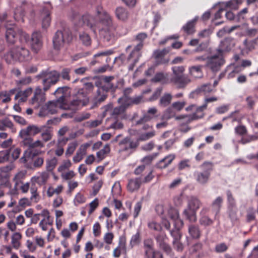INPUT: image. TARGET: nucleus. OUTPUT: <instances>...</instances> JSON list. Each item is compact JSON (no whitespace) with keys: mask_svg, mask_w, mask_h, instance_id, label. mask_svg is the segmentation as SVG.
Wrapping results in <instances>:
<instances>
[{"mask_svg":"<svg viewBox=\"0 0 258 258\" xmlns=\"http://www.w3.org/2000/svg\"><path fill=\"white\" fill-rule=\"evenodd\" d=\"M97 16L95 17L86 14L81 17L76 16L74 21L79 19L78 25H85L89 27L94 33L98 28V25L100 23L103 27L101 31V35L107 41H114L118 37L124 35L127 30L121 25H117L112 22L110 16L102 7L97 8Z\"/></svg>","mask_w":258,"mask_h":258,"instance_id":"1","label":"nucleus"},{"mask_svg":"<svg viewBox=\"0 0 258 258\" xmlns=\"http://www.w3.org/2000/svg\"><path fill=\"white\" fill-rule=\"evenodd\" d=\"M69 89V87L67 86L58 88L54 93L57 99L55 101H49L43 106L39 112V116H45L55 114L57 112V107L64 110L69 108L66 99Z\"/></svg>","mask_w":258,"mask_h":258,"instance_id":"2","label":"nucleus"},{"mask_svg":"<svg viewBox=\"0 0 258 258\" xmlns=\"http://www.w3.org/2000/svg\"><path fill=\"white\" fill-rule=\"evenodd\" d=\"M2 58L8 64H15L17 62L29 61L32 58V55L28 49L17 46L10 48L2 56Z\"/></svg>","mask_w":258,"mask_h":258,"instance_id":"3","label":"nucleus"},{"mask_svg":"<svg viewBox=\"0 0 258 258\" xmlns=\"http://www.w3.org/2000/svg\"><path fill=\"white\" fill-rule=\"evenodd\" d=\"M93 89L94 86L92 83H85L83 87L80 89L73 96L70 104L67 103V105L69 106V108L67 110H77L83 106H86L89 100L88 94Z\"/></svg>","mask_w":258,"mask_h":258,"instance_id":"4","label":"nucleus"},{"mask_svg":"<svg viewBox=\"0 0 258 258\" xmlns=\"http://www.w3.org/2000/svg\"><path fill=\"white\" fill-rule=\"evenodd\" d=\"M114 79V76H104L100 83H96L97 88L94 94V99L97 103L104 101L108 96V92L110 91L113 93L115 92L118 86L112 83V81Z\"/></svg>","mask_w":258,"mask_h":258,"instance_id":"5","label":"nucleus"},{"mask_svg":"<svg viewBox=\"0 0 258 258\" xmlns=\"http://www.w3.org/2000/svg\"><path fill=\"white\" fill-rule=\"evenodd\" d=\"M214 166V163L211 161H206L201 164L199 166L201 170H195L193 173L194 179L197 183L202 185L207 184L210 179Z\"/></svg>","mask_w":258,"mask_h":258,"instance_id":"6","label":"nucleus"},{"mask_svg":"<svg viewBox=\"0 0 258 258\" xmlns=\"http://www.w3.org/2000/svg\"><path fill=\"white\" fill-rule=\"evenodd\" d=\"M36 78L38 80H42V84L43 86V90L44 92H46L52 86L54 85L58 82L60 73L56 71L43 70L37 75Z\"/></svg>","mask_w":258,"mask_h":258,"instance_id":"7","label":"nucleus"},{"mask_svg":"<svg viewBox=\"0 0 258 258\" xmlns=\"http://www.w3.org/2000/svg\"><path fill=\"white\" fill-rule=\"evenodd\" d=\"M73 39L71 32L69 30H58L54 34L52 42L55 50H60L66 44H69Z\"/></svg>","mask_w":258,"mask_h":258,"instance_id":"8","label":"nucleus"},{"mask_svg":"<svg viewBox=\"0 0 258 258\" xmlns=\"http://www.w3.org/2000/svg\"><path fill=\"white\" fill-rule=\"evenodd\" d=\"M120 153L125 152L127 155H130L135 152L139 145L137 140L134 141L130 137H125L119 142Z\"/></svg>","mask_w":258,"mask_h":258,"instance_id":"9","label":"nucleus"},{"mask_svg":"<svg viewBox=\"0 0 258 258\" xmlns=\"http://www.w3.org/2000/svg\"><path fill=\"white\" fill-rule=\"evenodd\" d=\"M45 92L40 86L34 90L33 95L29 100V104L35 109L40 107L45 101Z\"/></svg>","mask_w":258,"mask_h":258,"instance_id":"10","label":"nucleus"},{"mask_svg":"<svg viewBox=\"0 0 258 258\" xmlns=\"http://www.w3.org/2000/svg\"><path fill=\"white\" fill-rule=\"evenodd\" d=\"M224 63V60L223 58V55L218 52V54L209 56L205 67L209 68L213 72H217Z\"/></svg>","mask_w":258,"mask_h":258,"instance_id":"11","label":"nucleus"},{"mask_svg":"<svg viewBox=\"0 0 258 258\" xmlns=\"http://www.w3.org/2000/svg\"><path fill=\"white\" fill-rule=\"evenodd\" d=\"M206 109V105L203 104L196 108V111L190 115H178L175 116L176 120L183 119L187 124L193 120L199 119L204 117V110Z\"/></svg>","mask_w":258,"mask_h":258,"instance_id":"12","label":"nucleus"},{"mask_svg":"<svg viewBox=\"0 0 258 258\" xmlns=\"http://www.w3.org/2000/svg\"><path fill=\"white\" fill-rule=\"evenodd\" d=\"M19 136L22 139V145L28 148L30 150L37 148H41L44 147V144L43 142L40 140H37L34 142L33 138L31 136L29 135L23 136L21 134V131H20Z\"/></svg>","mask_w":258,"mask_h":258,"instance_id":"13","label":"nucleus"},{"mask_svg":"<svg viewBox=\"0 0 258 258\" xmlns=\"http://www.w3.org/2000/svg\"><path fill=\"white\" fill-rule=\"evenodd\" d=\"M169 52V49L164 48L162 50L157 49L154 51L153 57L155 59V64L158 66L168 63L169 58L166 55Z\"/></svg>","mask_w":258,"mask_h":258,"instance_id":"14","label":"nucleus"},{"mask_svg":"<svg viewBox=\"0 0 258 258\" xmlns=\"http://www.w3.org/2000/svg\"><path fill=\"white\" fill-rule=\"evenodd\" d=\"M30 45L32 50L38 53L42 47V37L40 31L34 32L31 38Z\"/></svg>","mask_w":258,"mask_h":258,"instance_id":"15","label":"nucleus"},{"mask_svg":"<svg viewBox=\"0 0 258 258\" xmlns=\"http://www.w3.org/2000/svg\"><path fill=\"white\" fill-rule=\"evenodd\" d=\"M39 214L44 218L40 221L39 226L43 231H46L48 229L47 225L51 226L53 224V220L50 218L49 212L47 209H43Z\"/></svg>","mask_w":258,"mask_h":258,"instance_id":"16","label":"nucleus"},{"mask_svg":"<svg viewBox=\"0 0 258 258\" xmlns=\"http://www.w3.org/2000/svg\"><path fill=\"white\" fill-rule=\"evenodd\" d=\"M45 128V126H38L36 125H29L25 128L22 129L20 131H21V134L23 136L26 135L34 136L41 133Z\"/></svg>","mask_w":258,"mask_h":258,"instance_id":"17","label":"nucleus"},{"mask_svg":"<svg viewBox=\"0 0 258 258\" xmlns=\"http://www.w3.org/2000/svg\"><path fill=\"white\" fill-rule=\"evenodd\" d=\"M170 82L174 83L178 88H183L190 82V80L187 76L183 75L178 77H172Z\"/></svg>","mask_w":258,"mask_h":258,"instance_id":"18","label":"nucleus"},{"mask_svg":"<svg viewBox=\"0 0 258 258\" xmlns=\"http://www.w3.org/2000/svg\"><path fill=\"white\" fill-rule=\"evenodd\" d=\"M153 118V116L148 115H144L140 119L136 121V125H142V130L145 131L152 130L153 124L150 122V121Z\"/></svg>","mask_w":258,"mask_h":258,"instance_id":"19","label":"nucleus"},{"mask_svg":"<svg viewBox=\"0 0 258 258\" xmlns=\"http://www.w3.org/2000/svg\"><path fill=\"white\" fill-rule=\"evenodd\" d=\"M234 46L233 40L231 38H226L221 42L218 51L222 54L224 51H229Z\"/></svg>","mask_w":258,"mask_h":258,"instance_id":"20","label":"nucleus"},{"mask_svg":"<svg viewBox=\"0 0 258 258\" xmlns=\"http://www.w3.org/2000/svg\"><path fill=\"white\" fill-rule=\"evenodd\" d=\"M147 34L146 33H139L136 37V40L139 41V43L135 47L132 51V54H136L139 55L141 50L144 46V41L147 38Z\"/></svg>","mask_w":258,"mask_h":258,"instance_id":"21","label":"nucleus"},{"mask_svg":"<svg viewBox=\"0 0 258 258\" xmlns=\"http://www.w3.org/2000/svg\"><path fill=\"white\" fill-rule=\"evenodd\" d=\"M49 177V173L47 172L44 171L39 173L36 176H33L31 180L32 182L37 183L40 186H41L46 183Z\"/></svg>","mask_w":258,"mask_h":258,"instance_id":"22","label":"nucleus"},{"mask_svg":"<svg viewBox=\"0 0 258 258\" xmlns=\"http://www.w3.org/2000/svg\"><path fill=\"white\" fill-rule=\"evenodd\" d=\"M175 158L174 154H169L160 160L156 164V167L159 169H164L167 167Z\"/></svg>","mask_w":258,"mask_h":258,"instance_id":"23","label":"nucleus"},{"mask_svg":"<svg viewBox=\"0 0 258 258\" xmlns=\"http://www.w3.org/2000/svg\"><path fill=\"white\" fill-rule=\"evenodd\" d=\"M143 243L145 254L148 258H150L155 251L154 241L152 238H148L144 240Z\"/></svg>","mask_w":258,"mask_h":258,"instance_id":"24","label":"nucleus"},{"mask_svg":"<svg viewBox=\"0 0 258 258\" xmlns=\"http://www.w3.org/2000/svg\"><path fill=\"white\" fill-rule=\"evenodd\" d=\"M183 222L182 220H178L176 223H174V229L170 230V234L173 238V240H180L181 235L180 229L182 227Z\"/></svg>","mask_w":258,"mask_h":258,"instance_id":"25","label":"nucleus"},{"mask_svg":"<svg viewBox=\"0 0 258 258\" xmlns=\"http://www.w3.org/2000/svg\"><path fill=\"white\" fill-rule=\"evenodd\" d=\"M156 239L161 249L168 254L171 253L172 251L170 245L165 241V237L163 235H157L156 237Z\"/></svg>","mask_w":258,"mask_h":258,"instance_id":"26","label":"nucleus"},{"mask_svg":"<svg viewBox=\"0 0 258 258\" xmlns=\"http://www.w3.org/2000/svg\"><path fill=\"white\" fill-rule=\"evenodd\" d=\"M142 181L140 178L130 179L128 181L127 185V190L133 192L137 190L140 187Z\"/></svg>","mask_w":258,"mask_h":258,"instance_id":"27","label":"nucleus"},{"mask_svg":"<svg viewBox=\"0 0 258 258\" xmlns=\"http://www.w3.org/2000/svg\"><path fill=\"white\" fill-rule=\"evenodd\" d=\"M223 202V198L219 196L217 197L212 203L211 205V210L215 214V216L219 213Z\"/></svg>","mask_w":258,"mask_h":258,"instance_id":"28","label":"nucleus"},{"mask_svg":"<svg viewBox=\"0 0 258 258\" xmlns=\"http://www.w3.org/2000/svg\"><path fill=\"white\" fill-rule=\"evenodd\" d=\"M6 38L9 44H14L18 38L17 33L13 28L7 29L6 32Z\"/></svg>","mask_w":258,"mask_h":258,"instance_id":"29","label":"nucleus"},{"mask_svg":"<svg viewBox=\"0 0 258 258\" xmlns=\"http://www.w3.org/2000/svg\"><path fill=\"white\" fill-rule=\"evenodd\" d=\"M115 16L116 18L120 21H124L128 17L129 13L126 9L123 7H117L115 10Z\"/></svg>","mask_w":258,"mask_h":258,"instance_id":"30","label":"nucleus"},{"mask_svg":"<svg viewBox=\"0 0 258 258\" xmlns=\"http://www.w3.org/2000/svg\"><path fill=\"white\" fill-rule=\"evenodd\" d=\"M188 233L193 239H199L201 235V231L198 225L190 224L188 226Z\"/></svg>","mask_w":258,"mask_h":258,"instance_id":"31","label":"nucleus"},{"mask_svg":"<svg viewBox=\"0 0 258 258\" xmlns=\"http://www.w3.org/2000/svg\"><path fill=\"white\" fill-rule=\"evenodd\" d=\"M152 81L154 83L161 82L162 84H168L170 80L168 79L167 75L162 72L157 73L152 79Z\"/></svg>","mask_w":258,"mask_h":258,"instance_id":"32","label":"nucleus"},{"mask_svg":"<svg viewBox=\"0 0 258 258\" xmlns=\"http://www.w3.org/2000/svg\"><path fill=\"white\" fill-rule=\"evenodd\" d=\"M45 16L42 18V27L43 29H47L50 24L51 18L50 17V12L48 9L44 8L43 9L42 15Z\"/></svg>","mask_w":258,"mask_h":258,"instance_id":"33","label":"nucleus"},{"mask_svg":"<svg viewBox=\"0 0 258 258\" xmlns=\"http://www.w3.org/2000/svg\"><path fill=\"white\" fill-rule=\"evenodd\" d=\"M212 90L213 87L210 84H203L197 88L194 92H192L191 93L190 95H193L195 94H198L202 93H204V94H206L212 92Z\"/></svg>","mask_w":258,"mask_h":258,"instance_id":"34","label":"nucleus"},{"mask_svg":"<svg viewBox=\"0 0 258 258\" xmlns=\"http://www.w3.org/2000/svg\"><path fill=\"white\" fill-rule=\"evenodd\" d=\"M196 212L197 211L187 207L184 210L183 214L190 222H195L197 220Z\"/></svg>","mask_w":258,"mask_h":258,"instance_id":"35","label":"nucleus"},{"mask_svg":"<svg viewBox=\"0 0 258 258\" xmlns=\"http://www.w3.org/2000/svg\"><path fill=\"white\" fill-rule=\"evenodd\" d=\"M110 151V146L108 144L105 145L103 148L96 153L97 162L99 163L103 160Z\"/></svg>","mask_w":258,"mask_h":258,"instance_id":"36","label":"nucleus"},{"mask_svg":"<svg viewBox=\"0 0 258 258\" xmlns=\"http://www.w3.org/2000/svg\"><path fill=\"white\" fill-rule=\"evenodd\" d=\"M22 237V235L20 232H15L12 235L11 243L15 249H18L21 246Z\"/></svg>","mask_w":258,"mask_h":258,"instance_id":"37","label":"nucleus"},{"mask_svg":"<svg viewBox=\"0 0 258 258\" xmlns=\"http://www.w3.org/2000/svg\"><path fill=\"white\" fill-rule=\"evenodd\" d=\"M7 128L11 129L12 132L15 131L14 124L9 118H5L0 119V130L5 131Z\"/></svg>","mask_w":258,"mask_h":258,"instance_id":"38","label":"nucleus"},{"mask_svg":"<svg viewBox=\"0 0 258 258\" xmlns=\"http://www.w3.org/2000/svg\"><path fill=\"white\" fill-rule=\"evenodd\" d=\"M133 92V89L132 88H126L123 90V96L118 99V102H123L125 104L127 105L129 102L128 100H131V97L130 95Z\"/></svg>","mask_w":258,"mask_h":258,"instance_id":"39","label":"nucleus"},{"mask_svg":"<svg viewBox=\"0 0 258 258\" xmlns=\"http://www.w3.org/2000/svg\"><path fill=\"white\" fill-rule=\"evenodd\" d=\"M196 22V20H193L188 22L185 25H184L182 28L184 32L187 35H190L195 33V26Z\"/></svg>","mask_w":258,"mask_h":258,"instance_id":"40","label":"nucleus"},{"mask_svg":"<svg viewBox=\"0 0 258 258\" xmlns=\"http://www.w3.org/2000/svg\"><path fill=\"white\" fill-rule=\"evenodd\" d=\"M172 99V96L170 93H165L160 99L159 106L163 107L168 106L170 104Z\"/></svg>","mask_w":258,"mask_h":258,"instance_id":"41","label":"nucleus"},{"mask_svg":"<svg viewBox=\"0 0 258 258\" xmlns=\"http://www.w3.org/2000/svg\"><path fill=\"white\" fill-rule=\"evenodd\" d=\"M15 90L12 89L9 92L7 91L0 92V100L3 103H8L11 101V96L14 94Z\"/></svg>","mask_w":258,"mask_h":258,"instance_id":"42","label":"nucleus"},{"mask_svg":"<svg viewBox=\"0 0 258 258\" xmlns=\"http://www.w3.org/2000/svg\"><path fill=\"white\" fill-rule=\"evenodd\" d=\"M202 205L201 201L197 198L192 197L189 200L188 207L197 211Z\"/></svg>","mask_w":258,"mask_h":258,"instance_id":"43","label":"nucleus"},{"mask_svg":"<svg viewBox=\"0 0 258 258\" xmlns=\"http://www.w3.org/2000/svg\"><path fill=\"white\" fill-rule=\"evenodd\" d=\"M227 200V208H236V200L233 196L231 191L229 190L226 191Z\"/></svg>","mask_w":258,"mask_h":258,"instance_id":"44","label":"nucleus"},{"mask_svg":"<svg viewBox=\"0 0 258 258\" xmlns=\"http://www.w3.org/2000/svg\"><path fill=\"white\" fill-rule=\"evenodd\" d=\"M168 215L169 217L174 221V223H176L178 220H181L179 218L178 211L174 208L171 207L168 209Z\"/></svg>","mask_w":258,"mask_h":258,"instance_id":"45","label":"nucleus"},{"mask_svg":"<svg viewBox=\"0 0 258 258\" xmlns=\"http://www.w3.org/2000/svg\"><path fill=\"white\" fill-rule=\"evenodd\" d=\"M141 56V52H139V55H137L136 54H132V51L131 52L127 58L128 60L133 59V62L128 67L129 70L133 71L134 70L136 64L138 62Z\"/></svg>","mask_w":258,"mask_h":258,"instance_id":"46","label":"nucleus"},{"mask_svg":"<svg viewBox=\"0 0 258 258\" xmlns=\"http://www.w3.org/2000/svg\"><path fill=\"white\" fill-rule=\"evenodd\" d=\"M201 66H192L189 68V73L194 78H200L202 76Z\"/></svg>","mask_w":258,"mask_h":258,"instance_id":"47","label":"nucleus"},{"mask_svg":"<svg viewBox=\"0 0 258 258\" xmlns=\"http://www.w3.org/2000/svg\"><path fill=\"white\" fill-rule=\"evenodd\" d=\"M120 105L115 107L112 112V114L115 115H119L123 114L128 106L123 102H118Z\"/></svg>","mask_w":258,"mask_h":258,"instance_id":"48","label":"nucleus"},{"mask_svg":"<svg viewBox=\"0 0 258 258\" xmlns=\"http://www.w3.org/2000/svg\"><path fill=\"white\" fill-rule=\"evenodd\" d=\"M141 240V233L140 230H138L137 233L132 236L130 241V246L133 248L134 246L139 244Z\"/></svg>","mask_w":258,"mask_h":258,"instance_id":"49","label":"nucleus"},{"mask_svg":"<svg viewBox=\"0 0 258 258\" xmlns=\"http://www.w3.org/2000/svg\"><path fill=\"white\" fill-rule=\"evenodd\" d=\"M156 135V132L154 130L149 132L141 134L137 139V141L140 143V141H145L151 138H152Z\"/></svg>","mask_w":258,"mask_h":258,"instance_id":"50","label":"nucleus"},{"mask_svg":"<svg viewBox=\"0 0 258 258\" xmlns=\"http://www.w3.org/2000/svg\"><path fill=\"white\" fill-rule=\"evenodd\" d=\"M41 136L44 142L50 141L52 137V132L49 127H46L44 128V131L41 132Z\"/></svg>","mask_w":258,"mask_h":258,"instance_id":"51","label":"nucleus"},{"mask_svg":"<svg viewBox=\"0 0 258 258\" xmlns=\"http://www.w3.org/2000/svg\"><path fill=\"white\" fill-rule=\"evenodd\" d=\"M255 210L253 207H249L246 210V221L247 223H250L255 220Z\"/></svg>","mask_w":258,"mask_h":258,"instance_id":"52","label":"nucleus"},{"mask_svg":"<svg viewBox=\"0 0 258 258\" xmlns=\"http://www.w3.org/2000/svg\"><path fill=\"white\" fill-rule=\"evenodd\" d=\"M245 102L247 107L250 110H253L255 106L257 100L256 97L251 95L248 96L245 98Z\"/></svg>","mask_w":258,"mask_h":258,"instance_id":"53","label":"nucleus"},{"mask_svg":"<svg viewBox=\"0 0 258 258\" xmlns=\"http://www.w3.org/2000/svg\"><path fill=\"white\" fill-rule=\"evenodd\" d=\"M57 163V159L53 157L46 161V169L47 171H52L55 167Z\"/></svg>","mask_w":258,"mask_h":258,"instance_id":"54","label":"nucleus"},{"mask_svg":"<svg viewBox=\"0 0 258 258\" xmlns=\"http://www.w3.org/2000/svg\"><path fill=\"white\" fill-rule=\"evenodd\" d=\"M63 187L62 185L57 186L56 188L52 187H49L47 191V196L49 197H52L54 194L59 195L63 190Z\"/></svg>","mask_w":258,"mask_h":258,"instance_id":"55","label":"nucleus"},{"mask_svg":"<svg viewBox=\"0 0 258 258\" xmlns=\"http://www.w3.org/2000/svg\"><path fill=\"white\" fill-rule=\"evenodd\" d=\"M79 39L82 44L85 46H89L91 43V39L87 33L82 32L79 35Z\"/></svg>","mask_w":258,"mask_h":258,"instance_id":"56","label":"nucleus"},{"mask_svg":"<svg viewBox=\"0 0 258 258\" xmlns=\"http://www.w3.org/2000/svg\"><path fill=\"white\" fill-rule=\"evenodd\" d=\"M229 248V246L224 242L217 244L214 248V251L218 253L226 252Z\"/></svg>","mask_w":258,"mask_h":258,"instance_id":"57","label":"nucleus"},{"mask_svg":"<svg viewBox=\"0 0 258 258\" xmlns=\"http://www.w3.org/2000/svg\"><path fill=\"white\" fill-rule=\"evenodd\" d=\"M77 146L78 143L76 141H73L70 143L68 144V148L66 152V156L67 157L71 156L75 151Z\"/></svg>","mask_w":258,"mask_h":258,"instance_id":"58","label":"nucleus"},{"mask_svg":"<svg viewBox=\"0 0 258 258\" xmlns=\"http://www.w3.org/2000/svg\"><path fill=\"white\" fill-rule=\"evenodd\" d=\"M242 3V0H231L226 3V7L237 10Z\"/></svg>","mask_w":258,"mask_h":258,"instance_id":"59","label":"nucleus"},{"mask_svg":"<svg viewBox=\"0 0 258 258\" xmlns=\"http://www.w3.org/2000/svg\"><path fill=\"white\" fill-rule=\"evenodd\" d=\"M86 199L84 196L80 192H78L76 194L75 199L74 200V203L76 206H78L80 204L85 203Z\"/></svg>","mask_w":258,"mask_h":258,"instance_id":"60","label":"nucleus"},{"mask_svg":"<svg viewBox=\"0 0 258 258\" xmlns=\"http://www.w3.org/2000/svg\"><path fill=\"white\" fill-rule=\"evenodd\" d=\"M199 222L201 225L208 226L213 224L214 221L206 215L202 216L200 219Z\"/></svg>","mask_w":258,"mask_h":258,"instance_id":"61","label":"nucleus"},{"mask_svg":"<svg viewBox=\"0 0 258 258\" xmlns=\"http://www.w3.org/2000/svg\"><path fill=\"white\" fill-rule=\"evenodd\" d=\"M10 157V151L7 150L0 151V164L9 161Z\"/></svg>","mask_w":258,"mask_h":258,"instance_id":"62","label":"nucleus"},{"mask_svg":"<svg viewBox=\"0 0 258 258\" xmlns=\"http://www.w3.org/2000/svg\"><path fill=\"white\" fill-rule=\"evenodd\" d=\"M172 71L173 73V77H178L183 75L185 68L183 66H174L172 68Z\"/></svg>","mask_w":258,"mask_h":258,"instance_id":"63","label":"nucleus"},{"mask_svg":"<svg viewBox=\"0 0 258 258\" xmlns=\"http://www.w3.org/2000/svg\"><path fill=\"white\" fill-rule=\"evenodd\" d=\"M99 206V200L98 198H95L93 201H92L89 204V209L88 211V214L89 215H91L96 208Z\"/></svg>","mask_w":258,"mask_h":258,"instance_id":"64","label":"nucleus"}]
</instances>
